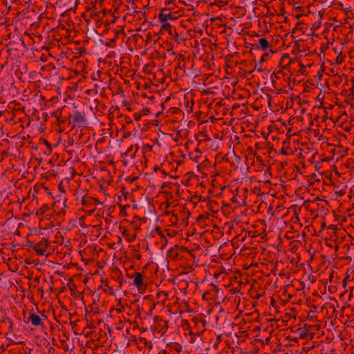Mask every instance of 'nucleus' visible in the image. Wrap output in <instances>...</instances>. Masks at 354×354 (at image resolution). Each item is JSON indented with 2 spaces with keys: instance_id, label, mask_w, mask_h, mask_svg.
Here are the masks:
<instances>
[{
  "instance_id": "nucleus-10",
  "label": "nucleus",
  "mask_w": 354,
  "mask_h": 354,
  "mask_svg": "<svg viewBox=\"0 0 354 354\" xmlns=\"http://www.w3.org/2000/svg\"><path fill=\"white\" fill-rule=\"evenodd\" d=\"M250 297L252 299H260L262 297H265L264 292L263 294L258 293L255 289H250L248 291Z\"/></svg>"
},
{
  "instance_id": "nucleus-2",
  "label": "nucleus",
  "mask_w": 354,
  "mask_h": 354,
  "mask_svg": "<svg viewBox=\"0 0 354 354\" xmlns=\"http://www.w3.org/2000/svg\"><path fill=\"white\" fill-rule=\"evenodd\" d=\"M279 297L283 304L288 302H291L292 304H297L301 301V299H297L296 295L289 292L288 289H284L283 292L279 295Z\"/></svg>"
},
{
  "instance_id": "nucleus-38",
  "label": "nucleus",
  "mask_w": 354,
  "mask_h": 354,
  "mask_svg": "<svg viewBox=\"0 0 354 354\" xmlns=\"http://www.w3.org/2000/svg\"><path fill=\"white\" fill-rule=\"evenodd\" d=\"M214 318L217 320V319H218V316H217V315H215V316H214Z\"/></svg>"
},
{
  "instance_id": "nucleus-33",
  "label": "nucleus",
  "mask_w": 354,
  "mask_h": 354,
  "mask_svg": "<svg viewBox=\"0 0 354 354\" xmlns=\"http://www.w3.org/2000/svg\"><path fill=\"white\" fill-rule=\"evenodd\" d=\"M40 295L41 296H43L44 294V289H39Z\"/></svg>"
},
{
  "instance_id": "nucleus-21",
  "label": "nucleus",
  "mask_w": 354,
  "mask_h": 354,
  "mask_svg": "<svg viewBox=\"0 0 354 354\" xmlns=\"http://www.w3.org/2000/svg\"><path fill=\"white\" fill-rule=\"evenodd\" d=\"M84 119L83 116L78 113L75 116V120L78 122V121H80V120H82Z\"/></svg>"
},
{
  "instance_id": "nucleus-1",
  "label": "nucleus",
  "mask_w": 354,
  "mask_h": 354,
  "mask_svg": "<svg viewBox=\"0 0 354 354\" xmlns=\"http://www.w3.org/2000/svg\"><path fill=\"white\" fill-rule=\"evenodd\" d=\"M202 297L204 300L214 301L216 304H220L225 299L223 289H209L202 292Z\"/></svg>"
},
{
  "instance_id": "nucleus-22",
  "label": "nucleus",
  "mask_w": 354,
  "mask_h": 354,
  "mask_svg": "<svg viewBox=\"0 0 354 354\" xmlns=\"http://www.w3.org/2000/svg\"><path fill=\"white\" fill-rule=\"evenodd\" d=\"M267 299H270V301H271V304H270L271 306H274L275 301H274V299L272 297L269 296V297H267Z\"/></svg>"
},
{
  "instance_id": "nucleus-19",
  "label": "nucleus",
  "mask_w": 354,
  "mask_h": 354,
  "mask_svg": "<svg viewBox=\"0 0 354 354\" xmlns=\"http://www.w3.org/2000/svg\"><path fill=\"white\" fill-rule=\"evenodd\" d=\"M162 23V28L165 30H169L171 28V26L168 21L167 22H161Z\"/></svg>"
},
{
  "instance_id": "nucleus-9",
  "label": "nucleus",
  "mask_w": 354,
  "mask_h": 354,
  "mask_svg": "<svg viewBox=\"0 0 354 354\" xmlns=\"http://www.w3.org/2000/svg\"><path fill=\"white\" fill-rule=\"evenodd\" d=\"M100 289L95 290L93 291V292L91 294L93 305H95L97 304V302L100 301L101 293L99 292Z\"/></svg>"
},
{
  "instance_id": "nucleus-35",
  "label": "nucleus",
  "mask_w": 354,
  "mask_h": 354,
  "mask_svg": "<svg viewBox=\"0 0 354 354\" xmlns=\"http://www.w3.org/2000/svg\"><path fill=\"white\" fill-rule=\"evenodd\" d=\"M165 325L166 327H168V322L167 321L165 322Z\"/></svg>"
},
{
  "instance_id": "nucleus-29",
  "label": "nucleus",
  "mask_w": 354,
  "mask_h": 354,
  "mask_svg": "<svg viewBox=\"0 0 354 354\" xmlns=\"http://www.w3.org/2000/svg\"><path fill=\"white\" fill-rule=\"evenodd\" d=\"M263 299H262L261 302L266 304L268 299H267V297H263Z\"/></svg>"
},
{
  "instance_id": "nucleus-11",
  "label": "nucleus",
  "mask_w": 354,
  "mask_h": 354,
  "mask_svg": "<svg viewBox=\"0 0 354 354\" xmlns=\"http://www.w3.org/2000/svg\"><path fill=\"white\" fill-rule=\"evenodd\" d=\"M142 280H143V276L142 275V274L140 272H137V273H136V274L134 276V278L133 279V283L135 286H137L139 287L142 285Z\"/></svg>"
},
{
  "instance_id": "nucleus-18",
  "label": "nucleus",
  "mask_w": 354,
  "mask_h": 354,
  "mask_svg": "<svg viewBox=\"0 0 354 354\" xmlns=\"http://www.w3.org/2000/svg\"><path fill=\"white\" fill-rule=\"evenodd\" d=\"M315 317H316V311L315 310H310L308 312V319H309L310 321Z\"/></svg>"
},
{
  "instance_id": "nucleus-5",
  "label": "nucleus",
  "mask_w": 354,
  "mask_h": 354,
  "mask_svg": "<svg viewBox=\"0 0 354 354\" xmlns=\"http://www.w3.org/2000/svg\"><path fill=\"white\" fill-rule=\"evenodd\" d=\"M28 321L35 326H44L42 319L38 315L31 313L28 317Z\"/></svg>"
},
{
  "instance_id": "nucleus-34",
  "label": "nucleus",
  "mask_w": 354,
  "mask_h": 354,
  "mask_svg": "<svg viewBox=\"0 0 354 354\" xmlns=\"http://www.w3.org/2000/svg\"><path fill=\"white\" fill-rule=\"evenodd\" d=\"M266 55H264L261 57V59H260V62H262L264 61V57L266 56Z\"/></svg>"
},
{
  "instance_id": "nucleus-30",
  "label": "nucleus",
  "mask_w": 354,
  "mask_h": 354,
  "mask_svg": "<svg viewBox=\"0 0 354 354\" xmlns=\"http://www.w3.org/2000/svg\"><path fill=\"white\" fill-rule=\"evenodd\" d=\"M252 305L253 308H255L257 306V301H253Z\"/></svg>"
},
{
  "instance_id": "nucleus-37",
  "label": "nucleus",
  "mask_w": 354,
  "mask_h": 354,
  "mask_svg": "<svg viewBox=\"0 0 354 354\" xmlns=\"http://www.w3.org/2000/svg\"><path fill=\"white\" fill-rule=\"evenodd\" d=\"M182 321L184 322L186 324H187V321H186L185 319H183Z\"/></svg>"
},
{
  "instance_id": "nucleus-8",
  "label": "nucleus",
  "mask_w": 354,
  "mask_h": 354,
  "mask_svg": "<svg viewBox=\"0 0 354 354\" xmlns=\"http://www.w3.org/2000/svg\"><path fill=\"white\" fill-rule=\"evenodd\" d=\"M269 46V42L266 39L261 38L259 40V44L257 45V48L266 51L268 49Z\"/></svg>"
},
{
  "instance_id": "nucleus-25",
  "label": "nucleus",
  "mask_w": 354,
  "mask_h": 354,
  "mask_svg": "<svg viewBox=\"0 0 354 354\" xmlns=\"http://www.w3.org/2000/svg\"><path fill=\"white\" fill-rule=\"evenodd\" d=\"M53 314H54V316H55V318L56 320H57L58 322H60L59 320V318H61L62 317V315H56V313H55V310L53 311Z\"/></svg>"
},
{
  "instance_id": "nucleus-7",
  "label": "nucleus",
  "mask_w": 354,
  "mask_h": 354,
  "mask_svg": "<svg viewBox=\"0 0 354 354\" xmlns=\"http://www.w3.org/2000/svg\"><path fill=\"white\" fill-rule=\"evenodd\" d=\"M138 344L144 346L145 348L151 350L153 344L151 341H147L145 337H140L138 339Z\"/></svg>"
},
{
  "instance_id": "nucleus-12",
  "label": "nucleus",
  "mask_w": 354,
  "mask_h": 354,
  "mask_svg": "<svg viewBox=\"0 0 354 354\" xmlns=\"http://www.w3.org/2000/svg\"><path fill=\"white\" fill-rule=\"evenodd\" d=\"M322 295H320L317 290H315L313 292V298L312 299V301L317 304V305L319 306H320V304L319 303V299H323V296H324L326 295V290L324 291V292H322Z\"/></svg>"
},
{
  "instance_id": "nucleus-16",
  "label": "nucleus",
  "mask_w": 354,
  "mask_h": 354,
  "mask_svg": "<svg viewBox=\"0 0 354 354\" xmlns=\"http://www.w3.org/2000/svg\"><path fill=\"white\" fill-rule=\"evenodd\" d=\"M123 299H122L121 297L120 298H118V297L116 296V301H118V307L116 308V310L118 312V313H121L123 310H124V307L122 304V301Z\"/></svg>"
},
{
  "instance_id": "nucleus-28",
  "label": "nucleus",
  "mask_w": 354,
  "mask_h": 354,
  "mask_svg": "<svg viewBox=\"0 0 354 354\" xmlns=\"http://www.w3.org/2000/svg\"><path fill=\"white\" fill-rule=\"evenodd\" d=\"M216 339H217V341H218V342H221V340H222L221 335H218L216 336Z\"/></svg>"
},
{
  "instance_id": "nucleus-17",
  "label": "nucleus",
  "mask_w": 354,
  "mask_h": 354,
  "mask_svg": "<svg viewBox=\"0 0 354 354\" xmlns=\"http://www.w3.org/2000/svg\"><path fill=\"white\" fill-rule=\"evenodd\" d=\"M297 331H298L299 335V336H300V337H301V338H306V339H307L308 335L312 336V334H311V333L308 334V333H306V330H304L303 328H299V329L297 330Z\"/></svg>"
},
{
  "instance_id": "nucleus-15",
  "label": "nucleus",
  "mask_w": 354,
  "mask_h": 354,
  "mask_svg": "<svg viewBox=\"0 0 354 354\" xmlns=\"http://www.w3.org/2000/svg\"><path fill=\"white\" fill-rule=\"evenodd\" d=\"M192 321L196 324V325L201 324L202 328L205 326L206 320L203 319L202 317H194L192 318Z\"/></svg>"
},
{
  "instance_id": "nucleus-39",
  "label": "nucleus",
  "mask_w": 354,
  "mask_h": 354,
  "mask_svg": "<svg viewBox=\"0 0 354 354\" xmlns=\"http://www.w3.org/2000/svg\"><path fill=\"white\" fill-rule=\"evenodd\" d=\"M208 321H209V322H211V321H212V320H211V317H209V318H208Z\"/></svg>"
},
{
  "instance_id": "nucleus-32",
  "label": "nucleus",
  "mask_w": 354,
  "mask_h": 354,
  "mask_svg": "<svg viewBox=\"0 0 354 354\" xmlns=\"http://www.w3.org/2000/svg\"><path fill=\"white\" fill-rule=\"evenodd\" d=\"M28 297L32 301L33 300V296L32 295H31L30 296L29 295V294L28 295Z\"/></svg>"
},
{
  "instance_id": "nucleus-6",
  "label": "nucleus",
  "mask_w": 354,
  "mask_h": 354,
  "mask_svg": "<svg viewBox=\"0 0 354 354\" xmlns=\"http://www.w3.org/2000/svg\"><path fill=\"white\" fill-rule=\"evenodd\" d=\"M168 296V293L165 291H158L156 294L157 304L162 303L164 304Z\"/></svg>"
},
{
  "instance_id": "nucleus-26",
  "label": "nucleus",
  "mask_w": 354,
  "mask_h": 354,
  "mask_svg": "<svg viewBox=\"0 0 354 354\" xmlns=\"http://www.w3.org/2000/svg\"><path fill=\"white\" fill-rule=\"evenodd\" d=\"M8 321L10 322L9 330L10 331H12V330H13V322L10 319H8Z\"/></svg>"
},
{
  "instance_id": "nucleus-13",
  "label": "nucleus",
  "mask_w": 354,
  "mask_h": 354,
  "mask_svg": "<svg viewBox=\"0 0 354 354\" xmlns=\"http://www.w3.org/2000/svg\"><path fill=\"white\" fill-rule=\"evenodd\" d=\"M71 295L73 296L75 299H80L81 301L84 300V291L79 292L77 291V289H70Z\"/></svg>"
},
{
  "instance_id": "nucleus-4",
  "label": "nucleus",
  "mask_w": 354,
  "mask_h": 354,
  "mask_svg": "<svg viewBox=\"0 0 354 354\" xmlns=\"http://www.w3.org/2000/svg\"><path fill=\"white\" fill-rule=\"evenodd\" d=\"M353 290L354 289H350L348 291L347 289H346L344 291L340 292L338 296L339 299L343 303H346L347 301H351L352 299Z\"/></svg>"
},
{
  "instance_id": "nucleus-27",
  "label": "nucleus",
  "mask_w": 354,
  "mask_h": 354,
  "mask_svg": "<svg viewBox=\"0 0 354 354\" xmlns=\"http://www.w3.org/2000/svg\"><path fill=\"white\" fill-rule=\"evenodd\" d=\"M232 294H235V293H241V295L243 294V293H241V292H240V290H235L234 289H232Z\"/></svg>"
},
{
  "instance_id": "nucleus-31",
  "label": "nucleus",
  "mask_w": 354,
  "mask_h": 354,
  "mask_svg": "<svg viewBox=\"0 0 354 354\" xmlns=\"http://www.w3.org/2000/svg\"><path fill=\"white\" fill-rule=\"evenodd\" d=\"M213 313L212 309H209V310H208V311H207V314H208V315H210V314H211V313Z\"/></svg>"
},
{
  "instance_id": "nucleus-40",
  "label": "nucleus",
  "mask_w": 354,
  "mask_h": 354,
  "mask_svg": "<svg viewBox=\"0 0 354 354\" xmlns=\"http://www.w3.org/2000/svg\"><path fill=\"white\" fill-rule=\"evenodd\" d=\"M313 308H314L315 309H316V308H317V306H316L315 305H313Z\"/></svg>"
},
{
  "instance_id": "nucleus-3",
  "label": "nucleus",
  "mask_w": 354,
  "mask_h": 354,
  "mask_svg": "<svg viewBox=\"0 0 354 354\" xmlns=\"http://www.w3.org/2000/svg\"><path fill=\"white\" fill-rule=\"evenodd\" d=\"M104 292L109 293L110 295L115 297L116 299V296L118 298L121 297L122 299V296H127V292L123 291L122 289H103Z\"/></svg>"
},
{
  "instance_id": "nucleus-20",
  "label": "nucleus",
  "mask_w": 354,
  "mask_h": 354,
  "mask_svg": "<svg viewBox=\"0 0 354 354\" xmlns=\"http://www.w3.org/2000/svg\"><path fill=\"white\" fill-rule=\"evenodd\" d=\"M168 312L169 313V315H172V314H174V315H176L177 313H178V314L180 315V316L181 317V316H182V314H183L185 311H184L183 308H181V309H180V310H178V312H177V311H176V312H175V313H173V312L171 311V310H170V309H169V310H168Z\"/></svg>"
},
{
  "instance_id": "nucleus-36",
  "label": "nucleus",
  "mask_w": 354,
  "mask_h": 354,
  "mask_svg": "<svg viewBox=\"0 0 354 354\" xmlns=\"http://www.w3.org/2000/svg\"><path fill=\"white\" fill-rule=\"evenodd\" d=\"M184 307H185L186 309H187V308H188V306H187V304H185V306H184Z\"/></svg>"
},
{
  "instance_id": "nucleus-23",
  "label": "nucleus",
  "mask_w": 354,
  "mask_h": 354,
  "mask_svg": "<svg viewBox=\"0 0 354 354\" xmlns=\"http://www.w3.org/2000/svg\"><path fill=\"white\" fill-rule=\"evenodd\" d=\"M59 303L60 304V306H61L62 309L63 310H64L65 312H66L67 311V308H66V306L64 304V303L62 302L61 301H59Z\"/></svg>"
},
{
  "instance_id": "nucleus-14",
  "label": "nucleus",
  "mask_w": 354,
  "mask_h": 354,
  "mask_svg": "<svg viewBox=\"0 0 354 354\" xmlns=\"http://www.w3.org/2000/svg\"><path fill=\"white\" fill-rule=\"evenodd\" d=\"M158 19L160 22H167L169 20H171L173 17L170 14L160 13L158 15Z\"/></svg>"
},
{
  "instance_id": "nucleus-24",
  "label": "nucleus",
  "mask_w": 354,
  "mask_h": 354,
  "mask_svg": "<svg viewBox=\"0 0 354 354\" xmlns=\"http://www.w3.org/2000/svg\"><path fill=\"white\" fill-rule=\"evenodd\" d=\"M91 313H92L93 315H94L95 313H98V309L92 306Z\"/></svg>"
}]
</instances>
